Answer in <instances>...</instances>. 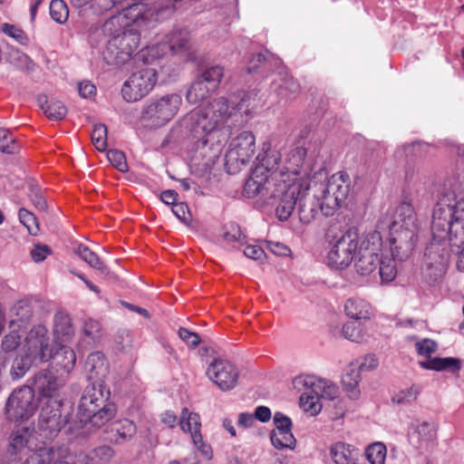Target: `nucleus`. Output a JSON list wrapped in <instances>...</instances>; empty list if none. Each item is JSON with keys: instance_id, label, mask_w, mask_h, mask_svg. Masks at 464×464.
<instances>
[{"instance_id": "6e6d98bb", "label": "nucleus", "mask_w": 464, "mask_h": 464, "mask_svg": "<svg viewBox=\"0 0 464 464\" xmlns=\"http://www.w3.org/2000/svg\"><path fill=\"white\" fill-rule=\"evenodd\" d=\"M20 222L27 228L31 235H37L39 232V224L35 216L25 208H20L18 212Z\"/></svg>"}, {"instance_id": "f3484780", "label": "nucleus", "mask_w": 464, "mask_h": 464, "mask_svg": "<svg viewBox=\"0 0 464 464\" xmlns=\"http://www.w3.org/2000/svg\"><path fill=\"white\" fill-rule=\"evenodd\" d=\"M60 408L59 400H54L53 403H44L42 407L38 420V431L44 440H52L63 427L65 421L62 418Z\"/></svg>"}, {"instance_id": "a19ab883", "label": "nucleus", "mask_w": 464, "mask_h": 464, "mask_svg": "<svg viewBox=\"0 0 464 464\" xmlns=\"http://www.w3.org/2000/svg\"><path fill=\"white\" fill-rule=\"evenodd\" d=\"M179 424L180 429L185 432H189L191 437L194 431L200 432L201 422L199 415L189 411L188 408L182 409Z\"/></svg>"}, {"instance_id": "7ed1b4c3", "label": "nucleus", "mask_w": 464, "mask_h": 464, "mask_svg": "<svg viewBox=\"0 0 464 464\" xmlns=\"http://www.w3.org/2000/svg\"><path fill=\"white\" fill-rule=\"evenodd\" d=\"M275 152L279 154L280 160L272 170L276 183L270 197L277 204V218L287 220L295 209V195L309 190L314 171L317 167H324V160L318 157L305 159L306 150L299 146L289 149L283 159L280 152Z\"/></svg>"}, {"instance_id": "79ce46f5", "label": "nucleus", "mask_w": 464, "mask_h": 464, "mask_svg": "<svg viewBox=\"0 0 464 464\" xmlns=\"http://www.w3.org/2000/svg\"><path fill=\"white\" fill-rule=\"evenodd\" d=\"M17 328H10V332L4 335L1 341V353L0 355L5 358L7 353L20 349L23 344L22 335ZM8 361V359H6Z\"/></svg>"}, {"instance_id": "473e14b6", "label": "nucleus", "mask_w": 464, "mask_h": 464, "mask_svg": "<svg viewBox=\"0 0 464 464\" xmlns=\"http://www.w3.org/2000/svg\"><path fill=\"white\" fill-rule=\"evenodd\" d=\"M60 349L53 352L52 359L58 372L69 374L74 369L76 354L74 351L65 344L59 345Z\"/></svg>"}, {"instance_id": "4468645a", "label": "nucleus", "mask_w": 464, "mask_h": 464, "mask_svg": "<svg viewBox=\"0 0 464 464\" xmlns=\"http://www.w3.org/2000/svg\"><path fill=\"white\" fill-rule=\"evenodd\" d=\"M157 80V72L154 68L133 72L121 87L122 98L128 102L141 100L152 91Z\"/></svg>"}, {"instance_id": "4d7b16f0", "label": "nucleus", "mask_w": 464, "mask_h": 464, "mask_svg": "<svg viewBox=\"0 0 464 464\" xmlns=\"http://www.w3.org/2000/svg\"><path fill=\"white\" fill-rule=\"evenodd\" d=\"M94 464H106L114 456L115 452L110 446H100L92 450Z\"/></svg>"}, {"instance_id": "a878e982", "label": "nucleus", "mask_w": 464, "mask_h": 464, "mask_svg": "<svg viewBox=\"0 0 464 464\" xmlns=\"http://www.w3.org/2000/svg\"><path fill=\"white\" fill-rule=\"evenodd\" d=\"M34 314L32 303L22 299L17 301L10 309L9 328L23 329L30 323Z\"/></svg>"}, {"instance_id": "338daca9", "label": "nucleus", "mask_w": 464, "mask_h": 464, "mask_svg": "<svg viewBox=\"0 0 464 464\" xmlns=\"http://www.w3.org/2000/svg\"><path fill=\"white\" fill-rule=\"evenodd\" d=\"M273 420L276 426L273 430L292 431V421L290 418L282 412H276Z\"/></svg>"}, {"instance_id": "e433bc0d", "label": "nucleus", "mask_w": 464, "mask_h": 464, "mask_svg": "<svg viewBox=\"0 0 464 464\" xmlns=\"http://www.w3.org/2000/svg\"><path fill=\"white\" fill-rule=\"evenodd\" d=\"M344 311L347 316L355 321L368 320L372 315L370 304L360 298L348 299L344 304Z\"/></svg>"}, {"instance_id": "4be33fe9", "label": "nucleus", "mask_w": 464, "mask_h": 464, "mask_svg": "<svg viewBox=\"0 0 464 464\" xmlns=\"http://www.w3.org/2000/svg\"><path fill=\"white\" fill-rule=\"evenodd\" d=\"M33 432L29 428H21L14 430L11 436L10 452L14 455L22 452L39 451L45 454L48 449L37 448L33 442Z\"/></svg>"}, {"instance_id": "dca6fc26", "label": "nucleus", "mask_w": 464, "mask_h": 464, "mask_svg": "<svg viewBox=\"0 0 464 464\" xmlns=\"http://www.w3.org/2000/svg\"><path fill=\"white\" fill-rule=\"evenodd\" d=\"M207 375L221 391L227 392L237 386L239 372L231 362L216 359L208 365Z\"/></svg>"}, {"instance_id": "2f4dec72", "label": "nucleus", "mask_w": 464, "mask_h": 464, "mask_svg": "<svg viewBox=\"0 0 464 464\" xmlns=\"http://www.w3.org/2000/svg\"><path fill=\"white\" fill-rule=\"evenodd\" d=\"M402 260H398L397 256L392 254L390 250H385L378 263V274L382 284L392 282L398 274L397 265Z\"/></svg>"}, {"instance_id": "864d4df0", "label": "nucleus", "mask_w": 464, "mask_h": 464, "mask_svg": "<svg viewBox=\"0 0 464 464\" xmlns=\"http://www.w3.org/2000/svg\"><path fill=\"white\" fill-rule=\"evenodd\" d=\"M92 142L94 147L104 151L107 149V127L104 124H95L92 132Z\"/></svg>"}, {"instance_id": "3c124183", "label": "nucleus", "mask_w": 464, "mask_h": 464, "mask_svg": "<svg viewBox=\"0 0 464 464\" xmlns=\"http://www.w3.org/2000/svg\"><path fill=\"white\" fill-rule=\"evenodd\" d=\"M50 15L58 24H63L69 17V9L63 0H53L50 4Z\"/></svg>"}, {"instance_id": "6e6552de", "label": "nucleus", "mask_w": 464, "mask_h": 464, "mask_svg": "<svg viewBox=\"0 0 464 464\" xmlns=\"http://www.w3.org/2000/svg\"><path fill=\"white\" fill-rule=\"evenodd\" d=\"M181 104L182 98L178 93L151 98L144 104L141 118L153 126H163L175 117Z\"/></svg>"}, {"instance_id": "c85d7f7f", "label": "nucleus", "mask_w": 464, "mask_h": 464, "mask_svg": "<svg viewBox=\"0 0 464 464\" xmlns=\"http://www.w3.org/2000/svg\"><path fill=\"white\" fill-rule=\"evenodd\" d=\"M361 382V372L356 363H351L344 371L342 377L343 391L349 399L357 401L361 397L359 383Z\"/></svg>"}, {"instance_id": "412c9836", "label": "nucleus", "mask_w": 464, "mask_h": 464, "mask_svg": "<svg viewBox=\"0 0 464 464\" xmlns=\"http://www.w3.org/2000/svg\"><path fill=\"white\" fill-rule=\"evenodd\" d=\"M437 439V426L434 422L416 420L410 432L411 441L420 449H428Z\"/></svg>"}, {"instance_id": "423d86ee", "label": "nucleus", "mask_w": 464, "mask_h": 464, "mask_svg": "<svg viewBox=\"0 0 464 464\" xmlns=\"http://www.w3.org/2000/svg\"><path fill=\"white\" fill-rule=\"evenodd\" d=\"M309 190L314 198L320 201V209L325 217L333 216L346 200L350 192L348 175L337 172L327 179L324 167H317Z\"/></svg>"}, {"instance_id": "37998d69", "label": "nucleus", "mask_w": 464, "mask_h": 464, "mask_svg": "<svg viewBox=\"0 0 464 464\" xmlns=\"http://www.w3.org/2000/svg\"><path fill=\"white\" fill-rule=\"evenodd\" d=\"M300 405L305 412L312 416L317 415L323 408L320 396L313 393L311 390L301 395Z\"/></svg>"}, {"instance_id": "393cba45", "label": "nucleus", "mask_w": 464, "mask_h": 464, "mask_svg": "<svg viewBox=\"0 0 464 464\" xmlns=\"http://www.w3.org/2000/svg\"><path fill=\"white\" fill-rule=\"evenodd\" d=\"M272 89L278 93L281 99H295L300 92L299 83L291 77L286 71L276 73L272 82Z\"/></svg>"}, {"instance_id": "c9c22d12", "label": "nucleus", "mask_w": 464, "mask_h": 464, "mask_svg": "<svg viewBox=\"0 0 464 464\" xmlns=\"http://www.w3.org/2000/svg\"><path fill=\"white\" fill-rule=\"evenodd\" d=\"M110 432L111 433V441L121 444L134 436L136 425L128 419L121 420L111 424Z\"/></svg>"}, {"instance_id": "4c0bfd02", "label": "nucleus", "mask_w": 464, "mask_h": 464, "mask_svg": "<svg viewBox=\"0 0 464 464\" xmlns=\"http://www.w3.org/2000/svg\"><path fill=\"white\" fill-rule=\"evenodd\" d=\"M37 102L45 116L52 121H61L67 114V108L61 101L48 100L46 96L41 95Z\"/></svg>"}, {"instance_id": "de8ad7c7", "label": "nucleus", "mask_w": 464, "mask_h": 464, "mask_svg": "<svg viewBox=\"0 0 464 464\" xmlns=\"http://www.w3.org/2000/svg\"><path fill=\"white\" fill-rule=\"evenodd\" d=\"M75 253L83 260L85 261L90 266L101 271L105 272L107 270L106 266L102 263L101 258L92 252L88 246L84 245H80L76 250Z\"/></svg>"}, {"instance_id": "5701e85b", "label": "nucleus", "mask_w": 464, "mask_h": 464, "mask_svg": "<svg viewBox=\"0 0 464 464\" xmlns=\"http://www.w3.org/2000/svg\"><path fill=\"white\" fill-rule=\"evenodd\" d=\"M85 371L90 382L103 383L109 373V363L104 354L101 352L89 354L85 362Z\"/></svg>"}, {"instance_id": "c756f323", "label": "nucleus", "mask_w": 464, "mask_h": 464, "mask_svg": "<svg viewBox=\"0 0 464 464\" xmlns=\"http://www.w3.org/2000/svg\"><path fill=\"white\" fill-rule=\"evenodd\" d=\"M189 32L186 28H175L164 37V42L172 53H185L189 49Z\"/></svg>"}, {"instance_id": "c03bdc74", "label": "nucleus", "mask_w": 464, "mask_h": 464, "mask_svg": "<svg viewBox=\"0 0 464 464\" xmlns=\"http://www.w3.org/2000/svg\"><path fill=\"white\" fill-rule=\"evenodd\" d=\"M103 61L108 64L120 65L128 62L126 59L121 57V51L115 44L112 38H109L107 44L102 52Z\"/></svg>"}, {"instance_id": "6ab92c4d", "label": "nucleus", "mask_w": 464, "mask_h": 464, "mask_svg": "<svg viewBox=\"0 0 464 464\" xmlns=\"http://www.w3.org/2000/svg\"><path fill=\"white\" fill-rule=\"evenodd\" d=\"M63 383L64 382L58 379L52 372L44 370L34 376L33 390L47 400L45 403H53L54 400H58L56 397Z\"/></svg>"}, {"instance_id": "a18cd8bd", "label": "nucleus", "mask_w": 464, "mask_h": 464, "mask_svg": "<svg viewBox=\"0 0 464 464\" xmlns=\"http://www.w3.org/2000/svg\"><path fill=\"white\" fill-rule=\"evenodd\" d=\"M272 445L278 450L294 449L295 446V439L292 431L272 430L270 435Z\"/></svg>"}, {"instance_id": "cd10ccee", "label": "nucleus", "mask_w": 464, "mask_h": 464, "mask_svg": "<svg viewBox=\"0 0 464 464\" xmlns=\"http://www.w3.org/2000/svg\"><path fill=\"white\" fill-rule=\"evenodd\" d=\"M330 457L334 464H358L360 451L353 445L338 441L330 447Z\"/></svg>"}, {"instance_id": "49530a36", "label": "nucleus", "mask_w": 464, "mask_h": 464, "mask_svg": "<svg viewBox=\"0 0 464 464\" xmlns=\"http://www.w3.org/2000/svg\"><path fill=\"white\" fill-rule=\"evenodd\" d=\"M40 456L44 457L42 459L44 464H72L68 460H62L70 457L65 446L49 448L45 454L42 453Z\"/></svg>"}, {"instance_id": "09e8293b", "label": "nucleus", "mask_w": 464, "mask_h": 464, "mask_svg": "<svg viewBox=\"0 0 464 464\" xmlns=\"http://www.w3.org/2000/svg\"><path fill=\"white\" fill-rule=\"evenodd\" d=\"M387 455L386 446L382 442H374L365 450V457L371 464H384Z\"/></svg>"}, {"instance_id": "8fccbe9b", "label": "nucleus", "mask_w": 464, "mask_h": 464, "mask_svg": "<svg viewBox=\"0 0 464 464\" xmlns=\"http://www.w3.org/2000/svg\"><path fill=\"white\" fill-rule=\"evenodd\" d=\"M169 49L163 41L160 44H156L151 46H148L141 51V58L145 63H152L155 60L164 56L168 53Z\"/></svg>"}, {"instance_id": "e2e57ef3", "label": "nucleus", "mask_w": 464, "mask_h": 464, "mask_svg": "<svg viewBox=\"0 0 464 464\" xmlns=\"http://www.w3.org/2000/svg\"><path fill=\"white\" fill-rule=\"evenodd\" d=\"M131 0H95V11L104 12L116 8H126L124 5L127 6L130 5V4Z\"/></svg>"}, {"instance_id": "bf43d9fd", "label": "nucleus", "mask_w": 464, "mask_h": 464, "mask_svg": "<svg viewBox=\"0 0 464 464\" xmlns=\"http://www.w3.org/2000/svg\"><path fill=\"white\" fill-rule=\"evenodd\" d=\"M16 150L14 137L6 129L0 128V151L14 153Z\"/></svg>"}, {"instance_id": "f03ea898", "label": "nucleus", "mask_w": 464, "mask_h": 464, "mask_svg": "<svg viewBox=\"0 0 464 464\" xmlns=\"http://www.w3.org/2000/svg\"><path fill=\"white\" fill-rule=\"evenodd\" d=\"M249 97L243 92L240 102H229L225 97H218L207 105L198 107L187 113L181 120L182 127L189 133L196 146L195 159L200 158L203 165L214 164L219 157L225 142L231 134L228 121L236 111L247 113Z\"/></svg>"}, {"instance_id": "0eeeda50", "label": "nucleus", "mask_w": 464, "mask_h": 464, "mask_svg": "<svg viewBox=\"0 0 464 464\" xmlns=\"http://www.w3.org/2000/svg\"><path fill=\"white\" fill-rule=\"evenodd\" d=\"M358 231L350 227L332 243L327 254V264L334 269L343 270L348 267L354 260L360 246Z\"/></svg>"}, {"instance_id": "f257e3e1", "label": "nucleus", "mask_w": 464, "mask_h": 464, "mask_svg": "<svg viewBox=\"0 0 464 464\" xmlns=\"http://www.w3.org/2000/svg\"><path fill=\"white\" fill-rule=\"evenodd\" d=\"M432 240L427 246L421 275L423 280L435 284L446 274L449 251L459 256L457 267L464 255V190L459 185L444 188L434 207L431 221Z\"/></svg>"}, {"instance_id": "052dcab7", "label": "nucleus", "mask_w": 464, "mask_h": 464, "mask_svg": "<svg viewBox=\"0 0 464 464\" xmlns=\"http://www.w3.org/2000/svg\"><path fill=\"white\" fill-rule=\"evenodd\" d=\"M107 159L119 171H128L126 157L122 151L111 150L107 152Z\"/></svg>"}, {"instance_id": "39448f33", "label": "nucleus", "mask_w": 464, "mask_h": 464, "mask_svg": "<svg viewBox=\"0 0 464 464\" xmlns=\"http://www.w3.org/2000/svg\"><path fill=\"white\" fill-rule=\"evenodd\" d=\"M177 8L170 4H154L148 6L143 4H132L122 8L120 13L105 21L102 27V33L109 36L121 34L133 27H151L160 21L175 14Z\"/></svg>"}, {"instance_id": "0e129e2a", "label": "nucleus", "mask_w": 464, "mask_h": 464, "mask_svg": "<svg viewBox=\"0 0 464 464\" xmlns=\"http://www.w3.org/2000/svg\"><path fill=\"white\" fill-rule=\"evenodd\" d=\"M191 439L193 444L198 450L201 455L205 457L207 459H210L212 458L211 447L206 442H204L201 433L194 431Z\"/></svg>"}, {"instance_id": "f8f14e48", "label": "nucleus", "mask_w": 464, "mask_h": 464, "mask_svg": "<svg viewBox=\"0 0 464 464\" xmlns=\"http://www.w3.org/2000/svg\"><path fill=\"white\" fill-rule=\"evenodd\" d=\"M382 246V236L380 235V231L368 232L361 238L356 254L358 258L355 262V268L359 274L368 276L376 271Z\"/></svg>"}, {"instance_id": "a211bd4d", "label": "nucleus", "mask_w": 464, "mask_h": 464, "mask_svg": "<svg viewBox=\"0 0 464 464\" xmlns=\"http://www.w3.org/2000/svg\"><path fill=\"white\" fill-rule=\"evenodd\" d=\"M295 388L311 390L313 393L318 394L322 400H336L339 394V388L333 382L322 379L313 374H301L293 380Z\"/></svg>"}, {"instance_id": "13d9d810", "label": "nucleus", "mask_w": 464, "mask_h": 464, "mask_svg": "<svg viewBox=\"0 0 464 464\" xmlns=\"http://www.w3.org/2000/svg\"><path fill=\"white\" fill-rule=\"evenodd\" d=\"M1 31L21 44H26L28 42L25 33L16 25L5 23L1 25Z\"/></svg>"}, {"instance_id": "b1692460", "label": "nucleus", "mask_w": 464, "mask_h": 464, "mask_svg": "<svg viewBox=\"0 0 464 464\" xmlns=\"http://www.w3.org/2000/svg\"><path fill=\"white\" fill-rule=\"evenodd\" d=\"M146 27H144L145 29ZM140 29L143 27H133L123 31L121 34L111 37L119 50L121 51V57L129 61L133 53L138 49L140 42Z\"/></svg>"}, {"instance_id": "2eb2a0df", "label": "nucleus", "mask_w": 464, "mask_h": 464, "mask_svg": "<svg viewBox=\"0 0 464 464\" xmlns=\"http://www.w3.org/2000/svg\"><path fill=\"white\" fill-rule=\"evenodd\" d=\"M38 407L34 391L29 386L15 390L5 404L6 416L10 420H27L34 415Z\"/></svg>"}, {"instance_id": "774afa93", "label": "nucleus", "mask_w": 464, "mask_h": 464, "mask_svg": "<svg viewBox=\"0 0 464 464\" xmlns=\"http://www.w3.org/2000/svg\"><path fill=\"white\" fill-rule=\"evenodd\" d=\"M178 334L184 343L192 347L198 346L200 342V338L197 333L191 332L184 327L179 329Z\"/></svg>"}, {"instance_id": "58836bf2", "label": "nucleus", "mask_w": 464, "mask_h": 464, "mask_svg": "<svg viewBox=\"0 0 464 464\" xmlns=\"http://www.w3.org/2000/svg\"><path fill=\"white\" fill-rule=\"evenodd\" d=\"M116 413V407L114 404L98 407L93 412L85 411L82 417L85 420H89L92 426L101 427L111 420Z\"/></svg>"}, {"instance_id": "1a4fd4ad", "label": "nucleus", "mask_w": 464, "mask_h": 464, "mask_svg": "<svg viewBox=\"0 0 464 464\" xmlns=\"http://www.w3.org/2000/svg\"><path fill=\"white\" fill-rule=\"evenodd\" d=\"M256 152V138L250 131H242L232 139L225 155L227 172L234 174L246 166Z\"/></svg>"}, {"instance_id": "bb28decb", "label": "nucleus", "mask_w": 464, "mask_h": 464, "mask_svg": "<svg viewBox=\"0 0 464 464\" xmlns=\"http://www.w3.org/2000/svg\"><path fill=\"white\" fill-rule=\"evenodd\" d=\"M74 335V329L70 316L64 312H57L53 317V337L55 345L70 343Z\"/></svg>"}, {"instance_id": "5fc2aeb1", "label": "nucleus", "mask_w": 464, "mask_h": 464, "mask_svg": "<svg viewBox=\"0 0 464 464\" xmlns=\"http://www.w3.org/2000/svg\"><path fill=\"white\" fill-rule=\"evenodd\" d=\"M342 333L344 338L352 342L362 343L365 340L366 334L362 328L354 323H347L343 324Z\"/></svg>"}, {"instance_id": "603ef678", "label": "nucleus", "mask_w": 464, "mask_h": 464, "mask_svg": "<svg viewBox=\"0 0 464 464\" xmlns=\"http://www.w3.org/2000/svg\"><path fill=\"white\" fill-rule=\"evenodd\" d=\"M420 393V388L417 385L402 389L395 392L392 401L395 404H407L414 401Z\"/></svg>"}, {"instance_id": "ddd939ff", "label": "nucleus", "mask_w": 464, "mask_h": 464, "mask_svg": "<svg viewBox=\"0 0 464 464\" xmlns=\"http://www.w3.org/2000/svg\"><path fill=\"white\" fill-rule=\"evenodd\" d=\"M224 76V67L214 65L204 70L190 84L186 92L189 103H198L207 100L219 87Z\"/></svg>"}, {"instance_id": "ea45409f", "label": "nucleus", "mask_w": 464, "mask_h": 464, "mask_svg": "<svg viewBox=\"0 0 464 464\" xmlns=\"http://www.w3.org/2000/svg\"><path fill=\"white\" fill-rule=\"evenodd\" d=\"M37 365L19 350L12 361L9 370L10 377L13 381L20 380L27 373L31 367Z\"/></svg>"}, {"instance_id": "aec40b11", "label": "nucleus", "mask_w": 464, "mask_h": 464, "mask_svg": "<svg viewBox=\"0 0 464 464\" xmlns=\"http://www.w3.org/2000/svg\"><path fill=\"white\" fill-rule=\"evenodd\" d=\"M110 391L102 382H92L87 386L80 401L79 409L81 413L85 411L93 412L96 408L107 406L110 398Z\"/></svg>"}, {"instance_id": "9b49d317", "label": "nucleus", "mask_w": 464, "mask_h": 464, "mask_svg": "<svg viewBox=\"0 0 464 464\" xmlns=\"http://www.w3.org/2000/svg\"><path fill=\"white\" fill-rule=\"evenodd\" d=\"M19 350L36 364L49 362L53 357V348L50 346L47 328L43 324L32 327Z\"/></svg>"}, {"instance_id": "72a5a7b5", "label": "nucleus", "mask_w": 464, "mask_h": 464, "mask_svg": "<svg viewBox=\"0 0 464 464\" xmlns=\"http://www.w3.org/2000/svg\"><path fill=\"white\" fill-rule=\"evenodd\" d=\"M420 366L425 370L437 372H458L461 368V361L454 357H433L425 361L419 362Z\"/></svg>"}, {"instance_id": "69168bd1", "label": "nucleus", "mask_w": 464, "mask_h": 464, "mask_svg": "<svg viewBox=\"0 0 464 464\" xmlns=\"http://www.w3.org/2000/svg\"><path fill=\"white\" fill-rule=\"evenodd\" d=\"M52 254L51 248L46 245L35 244L30 251L34 262L41 263Z\"/></svg>"}, {"instance_id": "f704fd0d", "label": "nucleus", "mask_w": 464, "mask_h": 464, "mask_svg": "<svg viewBox=\"0 0 464 464\" xmlns=\"http://www.w3.org/2000/svg\"><path fill=\"white\" fill-rule=\"evenodd\" d=\"M245 239L246 237L243 235L240 227L235 223H230L223 227L220 244L227 250H236L245 245Z\"/></svg>"}, {"instance_id": "680f3d73", "label": "nucleus", "mask_w": 464, "mask_h": 464, "mask_svg": "<svg viewBox=\"0 0 464 464\" xmlns=\"http://www.w3.org/2000/svg\"><path fill=\"white\" fill-rule=\"evenodd\" d=\"M415 349L419 355L430 357L437 351L438 344L435 341L425 338L415 343Z\"/></svg>"}, {"instance_id": "7c9ffc66", "label": "nucleus", "mask_w": 464, "mask_h": 464, "mask_svg": "<svg viewBox=\"0 0 464 464\" xmlns=\"http://www.w3.org/2000/svg\"><path fill=\"white\" fill-rule=\"evenodd\" d=\"M304 190L302 194L295 195V205L298 203V215L300 221L304 224L311 223L318 215L320 209V201L315 200L314 198H305L306 192Z\"/></svg>"}, {"instance_id": "20e7f679", "label": "nucleus", "mask_w": 464, "mask_h": 464, "mask_svg": "<svg viewBox=\"0 0 464 464\" xmlns=\"http://www.w3.org/2000/svg\"><path fill=\"white\" fill-rule=\"evenodd\" d=\"M418 230L413 207L403 202L394 210H389L382 216L374 231H380L381 236L388 232L390 252L397 256L398 260H404L416 246Z\"/></svg>"}, {"instance_id": "9d476101", "label": "nucleus", "mask_w": 464, "mask_h": 464, "mask_svg": "<svg viewBox=\"0 0 464 464\" xmlns=\"http://www.w3.org/2000/svg\"><path fill=\"white\" fill-rule=\"evenodd\" d=\"M278 160H280L278 153L270 152L263 159L260 165L255 167L244 186V195L246 197L266 196V192L271 189L272 187H274L273 190L275 189V175L269 179L268 172H272Z\"/></svg>"}]
</instances>
